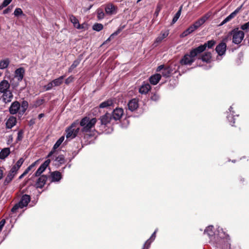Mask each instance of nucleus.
Here are the masks:
<instances>
[{
  "instance_id": "obj_1",
  "label": "nucleus",
  "mask_w": 249,
  "mask_h": 249,
  "mask_svg": "<svg viewBox=\"0 0 249 249\" xmlns=\"http://www.w3.org/2000/svg\"><path fill=\"white\" fill-rule=\"evenodd\" d=\"M209 16L208 14L202 17L201 18L196 20L193 25L190 26L185 31H184L182 35V37H184L190 34L193 33L194 31L198 28L200 26L204 24L205 21L208 19Z\"/></svg>"
},
{
  "instance_id": "obj_2",
  "label": "nucleus",
  "mask_w": 249,
  "mask_h": 249,
  "mask_svg": "<svg viewBox=\"0 0 249 249\" xmlns=\"http://www.w3.org/2000/svg\"><path fill=\"white\" fill-rule=\"evenodd\" d=\"M97 122L96 118L90 119L89 117H85L80 122V125L82 127L81 129L83 132H89L94 127Z\"/></svg>"
},
{
  "instance_id": "obj_3",
  "label": "nucleus",
  "mask_w": 249,
  "mask_h": 249,
  "mask_svg": "<svg viewBox=\"0 0 249 249\" xmlns=\"http://www.w3.org/2000/svg\"><path fill=\"white\" fill-rule=\"evenodd\" d=\"M198 54L199 53L197 52L196 48H195L191 51L189 54H186L184 55L180 60V63L181 65H190L195 61L196 57Z\"/></svg>"
},
{
  "instance_id": "obj_4",
  "label": "nucleus",
  "mask_w": 249,
  "mask_h": 249,
  "mask_svg": "<svg viewBox=\"0 0 249 249\" xmlns=\"http://www.w3.org/2000/svg\"><path fill=\"white\" fill-rule=\"evenodd\" d=\"M78 124V121H76L67 128L66 130V137L67 139H72L77 135L80 130Z\"/></svg>"
},
{
  "instance_id": "obj_5",
  "label": "nucleus",
  "mask_w": 249,
  "mask_h": 249,
  "mask_svg": "<svg viewBox=\"0 0 249 249\" xmlns=\"http://www.w3.org/2000/svg\"><path fill=\"white\" fill-rule=\"evenodd\" d=\"M24 72L25 71L23 68H18L15 71L14 77L10 81L14 88L18 86L19 82L21 81L23 78Z\"/></svg>"
},
{
  "instance_id": "obj_6",
  "label": "nucleus",
  "mask_w": 249,
  "mask_h": 249,
  "mask_svg": "<svg viewBox=\"0 0 249 249\" xmlns=\"http://www.w3.org/2000/svg\"><path fill=\"white\" fill-rule=\"evenodd\" d=\"M231 35H232V42L236 44L241 43L245 36L243 31L239 30L238 28L234 29L231 31Z\"/></svg>"
},
{
  "instance_id": "obj_7",
  "label": "nucleus",
  "mask_w": 249,
  "mask_h": 249,
  "mask_svg": "<svg viewBox=\"0 0 249 249\" xmlns=\"http://www.w3.org/2000/svg\"><path fill=\"white\" fill-rule=\"evenodd\" d=\"M157 71H161L163 77H169L172 73L176 72V70L175 69L174 70L172 66L160 65L157 68Z\"/></svg>"
},
{
  "instance_id": "obj_8",
  "label": "nucleus",
  "mask_w": 249,
  "mask_h": 249,
  "mask_svg": "<svg viewBox=\"0 0 249 249\" xmlns=\"http://www.w3.org/2000/svg\"><path fill=\"white\" fill-rule=\"evenodd\" d=\"M215 41L214 40H211L208 41L207 42L204 43L203 45H200L196 48L197 52L199 53L204 51L207 48L209 49L212 48L215 45Z\"/></svg>"
},
{
  "instance_id": "obj_9",
  "label": "nucleus",
  "mask_w": 249,
  "mask_h": 249,
  "mask_svg": "<svg viewBox=\"0 0 249 249\" xmlns=\"http://www.w3.org/2000/svg\"><path fill=\"white\" fill-rule=\"evenodd\" d=\"M124 114V110L122 108L117 107L113 110L111 115L113 120H119Z\"/></svg>"
},
{
  "instance_id": "obj_10",
  "label": "nucleus",
  "mask_w": 249,
  "mask_h": 249,
  "mask_svg": "<svg viewBox=\"0 0 249 249\" xmlns=\"http://www.w3.org/2000/svg\"><path fill=\"white\" fill-rule=\"evenodd\" d=\"M226 44L223 42H222L216 47L215 51L218 53V55L221 56L225 54L226 51Z\"/></svg>"
},
{
  "instance_id": "obj_11",
  "label": "nucleus",
  "mask_w": 249,
  "mask_h": 249,
  "mask_svg": "<svg viewBox=\"0 0 249 249\" xmlns=\"http://www.w3.org/2000/svg\"><path fill=\"white\" fill-rule=\"evenodd\" d=\"M20 104L18 101L13 102L9 107V112L11 114H15L19 112Z\"/></svg>"
},
{
  "instance_id": "obj_12",
  "label": "nucleus",
  "mask_w": 249,
  "mask_h": 249,
  "mask_svg": "<svg viewBox=\"0 0 249 249\" xmlns=\"http://www.w3.org/2000/svg\"><path fill=\"white\" fill-rule=\"evenodd\" d=\"M2 95L1 96L3 102L5 103H8L10 102L13 98V95L11 90H8L4 92H2Z\"/></svg>"
},
{
  "instance_id": "obj_13",
  "label": "nucleus",
  "mask_w": 249,
  "mask_h": 249,
  "mask_svg": "<svg viewBox=\"0 0 249 249\" xmlns=\"http://www.w3.org/2000/svg\"><path fill=\"white\" fill-rule=\"evenodd\" d=\"M117 8L111 3H107L105 6V11L107 15H113L117 13Z\"/></svg>"
},
{
  "instance_id": "obj_14",
  "label": "nucleus",
  "mask_w": 249,
  "mask_h": 249,
  "mask_svg": "<svg viewBox=\"0 0 249 249\" xmlns=\"http://www.w3.org/2000/svg\"><path fill=\"white\" fill-rule=\"evenodd\" d=\"M50 160H47L42 163L35 173V176H39L46 169L50 163Z\"/></svg>"
},
{
  "instance_id": "obj_15",
  "label": "nucleus",
  "mask_w": 249,
  "mask_h": 249,
  "mask_svg": "<svg viewBox=\"0 0 249 249\" xmlns=\"http://www.w3.org/2000/svg\"><path fill=\"white\" fill-rule=\"evenodd\" d=\"M242 6L237 8L234 11L232 12L230 15H229L227 17H226L220 24V26H222L225 24L226 23L230 21L231 19H232L240 11L241 9Z\"/></svg>"
},
{
  "instance_id": "obj_16",
  "label": "nucleus",
  "mask_w": 249,
  "mask_h": 249,
  "mask_svg": "<svg viewBox=\"0 0 249 249\" xmlns=\"http://www.w3.org/2000/svg\"><path fill=\"white\" fill-rule=\"evenodd\" d=\"M100 120L101 124L106 125L110 123L111 121L113 119L110 114L106 113L104 115L101 116Z\"/></svg>"
},
{
  "instance_id": "obj_17",
  "label": "nucleus",
  "mask_w": 249,
  "mask_h": 249,
  "mask_svg": "<svg viewBox=\"0 0 249 249\" xmlns=\"http://www.w3.org/2000/svg\"><path fill=\"white\" fill-rule=\"evenodd\" d=\"M65 139L64 136H61L55 142V143L54 144L53 148L51 151L49 153V154L48 155V157H50L52 156L55 152L56 149L58 148L59 146L62 144V142L64 141Z\"/></svg>"
},
{
  "instance_id": "obj_18",
  "label": "nucleus",
  "mask_w": 249,
  "mask_h": 249,
  "mask_svg": "<svg viewBox=\"0 0 249 249\" xmlns=\"http://www.w3.org/2000/svg\"><path fill=\"white\" fill-rule=\"evenodd\" d=\"M128 109L131 111H133L137 109L139 107L138 101L136 99H132L127 104Z\"/></svg>"
},
{
  "instance_id": "obj_19",
  "label": "nucleus",
  "mask_w": 249,
  "mask_h": 249,
  "mask_svg": "<svg viewBox=\"0 0 249 249\" xmlns=\"http://www.w3.org/2000/svg\"><path fill=\"white\" fill-rule=\"evenodd\" d=\"M10 85L8 81L3 80L0 82V93L4 92L9 90Z\"/></svg>"
},
{
  "instance_id": "obj_20",
  "label": "nucleus",
  "mask_w": 249,
  "mask_h": 249,
  "mask_svg": "<svg viewBox=\"0 0 249 249\" xmlns=\"http://www.w3.org/2000/svg\"><path fill=\"white\" fill-rule=\"evenodd\" d=\"M47 179L46 176L42 175L37 180L36 186V188H42L46 183Z\"/></svg>"
},
{
  "instance_id": "obj_21",
  "label": "nucleus",
  "mask_w": 249,
  "mask_h": 249,
  "mask_svg": "<svg viewBox=\"0 0 249 249\" xmlns=\"http://www.w3.org/2000/svg\"><path fill=\"white\" fill-rule=\"evenodd\" d=\"M30 196L27 195H24L22 196L21 200L18 202L20 205L21 206V208H23L26 207L29 202L30 201Z\"/></svg>"
},
{
  "instance_id": "obj_22",
  "label": "nucleus",
  "mask_w": 249,
  "mask_h": 249,
  "mask_svg": "<svg viewBox=\"0 0 249 249\" xmlns=\"http://www.w3.org/2000/svg\"><path fill=\"white\" fill-rule=\"evenodd\" d=\"M151 89V86L147 83L144 82L139 88V92L141 94H145Z\"/></svg>"
},
{
  "instance_id": "obj_23",
  "label": "nucleus",
  "mask_w": 249,
  "mask_h": 249,
  "mask_svg": "<svg viewBox=\"0 0 249 249\" xmlns=\"http://www.w3.org/2000/svg\"><path fill=\"white\" fill-rule=\"evenodd\" d=\"M114 102L113 100L111 99H108L101 103L99 105V107L101 108H108L109 107L113 106L114 105Z\"/></svg>"
},
{
  "instance_id": "obj_24",
  "label": "nucleus",
  "mask_w": 249,
  "mask_h": 249,
  "mask_svg": "<svg viewBox=\"0 0 249 249\" xmlns=\"http://www.w3.org/2000/svg\"><path fill=\"white\" fill-rule=\"evenodd\" d=\"M51 177L52 182H58L62 178L61 174L59 171H54L51 173Z\"/></svg>"
},
{
  "instance_id": "obj_25",
  "label": "nucleus",
  "mask_w": 249,
  "mask_h": 249,
  "mask_svg": "<svg viewBox=\"0 0 249 249\" xmlns=\"http://www.w3.org/2000/svg\"><path fill=\"white\" fill-rule=\"evenodd\" d=\"M17 123L16 118L13 116L10 117L6 123V126L7 128H11L16 125Z\"/></svg>"
},
{
  "instance_id": "obj_26",
  "label": "nucleus",
  "mask_w": 249,
  "mask_h": 249,
  "mask_svg": "<svg viewBox=\"0 0 249 249\" xmlns=\"http://www.w3.org/2000/svg\"><path fill=\"white\" fill-rule=\"evenodd\" d=\"M161 78L160 74H155L149 78V81L151 84L156 85Z\"/></svg>"
},
{
  "instance_id": "obj_27",
  "label": "nucleus",
  "mask_w": 249,
  "mask_h": 249,
  "mask_svg": "<svg viewBox=\"0 0 249 249\" xmlns=\"http://www.w3.org/2000/svg\"><path fill=\"white\" fill-rule=\"evenodd\" d=\"M70 20L73 23V26L77 29H81L80 25L78 19L73 15H70Z\"/></svg>"
},
{
  "instance_id": "obj_28",
  "label": "nucleus",
  "mask_w": 249,
  "mask_h": 249,
  "mask_svg": "<svg viewBox=\"0 0 249 249\" xmlns=\"http://www.w3.org/2000/svg\"><path fill=\"white\" fill-rule=\"evenodd\" d=\"M10 151L9 148H5L1 150L0 152V159H4L10 154Z\"/></svg>"
},
{
  "instance_id": "obj_29",
  "label": "nucleus",
  "mask_w": 249,
  "mask_h": 249,
  "mask_svg": "<svg viewBox=\"0 0 249 249\" xmlns=\"http://www.w3.org/2000/svg\"><path fill=\"white\" fill-rule=\"evenodd\" d=\"M168 35V31L167 30L164 32L162 31L159 36L156 38V41L158 43L161 42L163 39L166 38Z\"/></svg>"
},
{
  "instance_id": "obj_30",
  "label": "nucleus",
  "mask_w": 249,
  "mask_h": 249,
  "mask_svg": "<svg viewBox=\"0 0 249 249\" xmlns=\"http://www.w3.org/2000/svg\"><path fill=\"white\" fill-rule=\"evenodd\" d=\"M28 107V103L26 101H23L20 105V108L19 110V114L20 115L23 114L26 111Z\"/></svg>"
},
{
  "instance_id": "obj_31",
  "label": "nucleus",
  "mask_w": 249,
  "mask_h": 249,
  "mask_svg": "<svg viewBox=\"0 0 249 249\" xmlns=\"http://www.w3.org/2000/svg\"><path fill=\"white\" fill-rule=\"evenodd\" d=\"M81 59L80 58H78L75 60L72 65L68 69V72L71 73L72 72L73 70H74L75 68H76L80 64Z\"/></svg>"
},
{
  "instance_id": "obj_32",
  "label": "nucleus",
  "mask_w": 249,
  "mask_h": 249,
  "mask_svg": "<svg viewBox=\"0 0 249 249\" xmlns=\"http://www.w3.org/2000/svg\"><path fill=\"white\" fill-rule=\"evenodd\" d=\"M15 176V175L11 173L10 172H9V173L8 174L7 176H6L4 179V181L3 182V185L4 186L7 185L12 180Z\"/></svg>"
},
{
  "instance_id": "obj_33",
  "label": "nucleus",
  "mask_w": 249,
  "mask_h": 249,
  "mask_svg": "<svg viewBox=\"0 0 249 249\" xmlns=\"http://www.w3.org/2000/svg\"><path fill=\"white\" fill-rule=\"evenodd\" d=\"M65 75H62L60 76L59 78L54 79L52 81L54 87L60 86L63 82L64 78L65 77Z\"/></svg>"
},
{
  "instance_id": "obj_34",
  "label": "nucleus",
  "mask_w": 249,
  "mask_h": 249,
  "mask_svg": "<svg viewBox=\"0 0 249 249\" xmlns=\"http://www.w3.org/2000/svg\"><path fill=\"white\" fill-rule=\"evenodd\" d=\"M157 232V230H155V231L154 232V233L152 234L150 238L148 239L145 244H144V247L146 246V248H148L150 245L151 242L154 240L155 237H156V233Z\"/></svg>"
},
{
  "instance_id": "obj_35",
  "label": "nucleus",
  "mask_w": 249,
  "mask_h": 249,
  "mask_svg": "<svg viewBox=\"0 0 249 249\" xmlns=\"http://www.w3.org/2000/svg\"><path fill=\"white\" fill-rule=\"evenodd\" d=\"M211 57H212L211 53L210 52H206L202 56L201 59L203 61L209 62L210 61Z\"/></svg>"
},
{
  "instance_id": "obj_36",
  "label": "nucleus",
  "mask_w": 249,
  "mask_h": 249,
  "mask_svg": "<svg viewBox=\"0 0 249 249\" xmlns=\"http://www.w3.org/2000/svg\"><path fill=\"white\" fill-rule=\"evenodd\" d=\"M204 233H207L209 237L213 236L214 234V232L213 231V226H209L207 227L204 231Z\"/></svg>"
},
{
  "instance_id": "obj_37",
  "label": "nucleus",
  "mask_w": 249,
  "mask_h": 249,
  "mask_svg": "<svg viewBox=\"0 0 249 249\" xmlns=\"http://www.w3.org/2000/svg\"><path fill=\"white\" fill-rule=\"evenodd\" d=\"M9 64V60L8 59L2 60L0 61V69L6 68Z\"/></svg>"
},
{
  "instance_id": "obj_38",
  "label": "nucleus",
  "mask_w": 249,
  "mask_h": 249,
  "mask_svg": "<svg viewBox=\"0 0 249 249\" xmlns=\"http://www.w3.org/2000/svg\"><path fill=\"white\" fill-rule=\"evenodd\" d=\"M181 8H182V7H181L180 8V9H179V10L176 13V14L174 16V17L172 19V23H171L172 24H174V23H175L177 22V21L178 20V19L179 18L181 15Z\"/></svg>"
},
{
  "instance_id": "obj_39",
  "label": "nucleus",
  "mask_w": 249,
  "mask_h": 249,
  "mask_svg": "<svg viewBox=\"0 0 249 249\" xmlns=\"http://www.w3.org/2000/svg\"><path fill=\"white\" fill-rule=\"evenodd\" d=\"M232 109V107H231L229 108V111L231 112H232L231 116L228 115L227 116V119H228L229 121L231 123V124L233 126V124H234L235 122L234 121L233 117L232 116L234 115V112L233 111H231V109Z\"/></svg>"
},
{
  "instance_id": "obj_40",
  "label": "nucleus",
  "mask_w": 249,
  "mask_h": 249,
  "mask_svg": "<svg viewBox=\"0 0 249 249\" xmlns=\"http://www.w3.org/2000/svg\"><path fill=\"white\" fill-rule=\"evenodd\" d=\"M103 28V25L101 23H96L93 25L92 29L93 30L99 32Z\"/></svg>"
},
{
  "instance_id": "obj_41",
  "label": "nucleus",
  "mask_w": 249,
  "mask_h": 249,
  "mask_svg": "<svg viewBox=\"0 0 249 249\" xmlns=\"http://www.w3.org/2000/svg\"><path fill=\"white\" fill-rule=\"evenodd\" d=\"M97 18L99 19H102L104 18L105 14L103 10L99 9L97 10Z\"/></svg>"
},
{
  "instance_id": "obj_42",
  "label": "nucleus",
  "mask_w": 249,
  "mask_h": 249,
  "mask_svg": "<svg viewBox=\"0 0 249 249\" xmlns=\"http://www.w3.org/2000/svg\"><path fill=\"white\" fill-rule=\"evenodd\" d=\"M14 14L15 17L24 15L21 9L20 8H17L14 11Z\"/></svg>"
},
{
  "instance_id": "obj_43",
  "label": "nucleus",
  "mask_w": 249,
  "mask_h": 249,
  "mask_svg": "<svg viewBox=\"0 0 249 249\" xmlns=\"http://www.w3.org/2000/svg\"><path fill=\"white\" fill-rule=\"evenodd\" d=\"M12 1V0H4L1 4L0 5V10L6 7L11 3Z\"/></svg>"
},
{
  "instance_id": "obj_44",
  "label": "nucleus",
  "mask_w": 249,
  "mask_h": 249,
  "mask_svg": "<svg viewBox=\"0 0 249 249\" xmlns=\"http://www.w3.org/2000/svg\"><path fill=\"white\" fill-rule=\"evenodd\" d=\"M55 160L59 162L60 164H62L65 162V158L63 155H59L55 158Z\"/></svg>"
},
{
  "instance_id": "obj_45",
  "label": "nucleus",
  "mask_w": 249,
  "mask_h": 249,
  "mask_svg": "<svg viewBox=\"0 0 249 249\" xmlns=\"http://www.w3.org/2000/svg\"><path fill=\"white\" fill-rule=\"evenodd\" d=\"M24 159L23 158H20L19 159L18 161L17 162L16 164H15L14 165L15 166H16L17 167H18V169H19V168L20 167V166L22 165V164H23V162H24Z\"/></svg>"
},
{
  "instance_id": "obj_46",
  "label": "nucleus",
  "mask_w": 249,
  "mask_h": 249,
  "mask_svg": "<svg viewBox=\"0 0 249 249\" xmlns=\"http://www.w3.org/2000/svg\"><path fill=\"white\" fill-rule=\"evenodd\" d=\"M53 87H54L53 82L49 83L47 85L45 86L44 88L46 90H51Z\"/></svg>"
},
{
  "instance_id": "obj_47",
  "label": "nucleus",
  "mask_w": 249,
  "mask_h": 249,
  "mask_svg": "<svg viewBox=\"0 0 249 249\" xmlns=\"http://www.w3.org/2000/svg\"><path fill=\"white\" fill-rule=\"evenodd\" d=\"M19 208H22L19 203L15 204L14 207L12 208L11 211L13 213H15Z\"/></svg>"
},
{
  "instance_id": "obj_48",
  "label": "nucleus",
  "mask_w": 249,
  "mask_h": 249,
  "mask_svg": "<svg viewBox=\"0 0 249 249\" xmlns=\"http://www.w3.org/2000/svg\"><path fill=\"white\" fill-rule=\"evenodd\" d=\"M18 168L15 166V165H13L9 172H10L12 174H13L14 175H16L18 171Z\"/></svg>"
},
{
  "instance_id": "obj_49",
  "label": "nucleus",
  "mask_w": 249,
  "mask_h": 249,
  "mask_svg": "<svg viewBox=\"0 0 249 249\" xmlns=\"http://www.w3.org/2000/svg\"><path fill=\"white\" fill-rule=\"evenodd\" d=\"M241 29L244 31H247L249 29V21L245 23L241 26Z\"/></svg>"
},
{
  "instance_id": "obj_50",
  "label": "nucleus",
  "mask_w": 249,
  "mask_h": 249,
  "mask_svg": "<svg viewBox=\"0 0 249 249\" xmlns=\"http://www.w3.org/2000/svg\"><path fill=\"white\" fill-rule=\"evenodd\" d=\"M74 77L72 76H70L65 80V83L67 85L73 82Z\"/></svg>"
},
{
  "instance_id": "obj_51",
  "label": "nucleus",
  "mask_w": 249,
  "mask_h": 249,
  "mask_svg": "<svg viewBox=\"0 0 249 249\" xmlns=\"http://www.w3.org/2000/svg\"><path fill=\"white\" fill-rule=\"evenodd\" d=\"M124 28V26L119 28L116 31L111 34V36L114 37V36L118 35L122 31Z\"/></svg>"
},
{
  "instance_id": "obj_52",
  "label": "nucleus",
  "mask_w": 249,
  "mask_h": 249,
  "mask_svg": "<svg viewBox=\"0 0 249 249\" xmlns=\"http://www.w3.org/2000/svg\"><path fill=\"white\" fill-rule=\"evenodd\" d=\"M124 28V26L119 28L116 31L111 34V36L114 37V36L118 35L122 31Z\"/></svg>"
},
{
  "instance_id": "obj_53",
  "label": "nucleus",
  "mask_w": 249,
  "mask_h": 249,
  "mask_svg": "<svg viewBox=\"0 0 249 249\" xmlns=\"http://www.w3.org/2000/svg\"><path fill=\"white\" fill-rule=\"evenodd\" d=\"M124 28V26L119 28L116 31L111 34V36L114 37V36L118 35L122 31Z\"/></svg>"
},
{
  "instance_id": "obj_54",
  "label": "nucleus",
  "mask_w": 249,
  "mask_h": 249,
  "mask_svg": "<svg viewBox=\"0 0 249 249\" xmlns=\"http://www.w3.org/2000/svg\"><path fill=\"white\" fill-rule=\"evenodd\" d=\"M124 28V26L119 28L116 31L111 34V36L114 37V36L118 35L122 31Z\"/></svg>"
},
{
  "instance_id": "obj_55",
  "label": "nucleus",
  "mask_w": 249,
  "mask_h": 249,
  "mask_svg": "<svg viewBox=\"0 0 249 249\" xmlns=\"http://www.w3.org/2000/svg\"><path fill=\"white\" fill-rule=\"evenodd\" d=\"M23 132L22 130H20L18 132L17 141H21L23 138Z\"/></svg>"
},
{
  "instance_id": "obj_56",
  "label": "nucleus",
  "mask_w": 249,
  "mask_h": 249,
  "mask_svg": "<svg viewBox=\"0 0 249 249\" xmlns=\"http://www.w3.org/2000/svg\"><path fill=\"white\" fill-rule=\"evenodd\" d=\"M12 8H13L12 6H8L6 9H5L3 11V14H6L12 11Z\"/></svg>"
},
{
  "instance_id": "obj_57",
  "label": "nucleus",
  "mask_w": 249,
  "mask_h": 249,
  "mask_svg": "<svg viewBox=\"0 0 249 249\" xmlns=\"http://www.w3.org/2000/svg\"><path fill=\"white\" fill-rule=\"evenodd\" d=\"M5 224V219H2L0 221V232L1 231L3 226H4Z\"/></svg>"
},
{
  "instance_id": "obj_58",
  "label": "nucleus",
  "mask_w": 249,
  "mask_h": 249,
  "mask_svg": "<svg viewBox=\"0 0 249 249\" xmlns=\"http://www.w3.org/2000/svg\"><path fill=\"white\" fill-rule=\"evenodd\" d=\"M159 98V96L156 94L153 95L151 97V99L154 101H157V100H158Z\"/></svg>"
},
{
  "instance_id": "obj_59",
  "label": "nucleus",
  "mask_w": 249,
  "mask_h": 249,
  "mask_svg": "<svg viewBox=\"0 0 249 249\" xmlns=\"http://www.w3.org/2000/svg\"><path fill=\"white\" fill-rule=\"evenodd\" d=\"M31 170V169L29 167H28L26 170L24 171V174H28L29 173V172Z\"/></svg>"
},
{
  "instance_id": "obj_60",
  "label": "nucleus",
  "mask_w": 249,
  "mask_h": 249,
  "mask_svg": "<svg viewBox=\"0 0 249 249\" xmlns=\"http://www.w3.org/2000/svg\"><path fill=\"white\" fill-rule=\"evenodd\" d=\"M113 37V36H111V35H110V36L107 38V39L104 43V44L106 43V42L110 41L111 38H112Z\"/></svg>"
},
{
  "instance_id": "obj_61",
  "label": "nucleus",
  "mask_w": 249,
  "mask_h": 249,
  "mask_svg": "<svg viewBox=\"0 0 249 249\" xmlns=\"http://www.w3.org/2000/svg\"><path fill=\"white\" fill-rule=\"evenodd\" d=\"M3 177V171L1 169H0V180Z\"/></svg>"
},
{
  "instance_id": "obj_62",
  "label": "nucleus",
  "mask_w": 249,
  "mask_h": 249,
  "mask_svg": "<svg viewBox=\"0 0 249 249\" xmlns=\"http://www.w3.org/2000/svg\"><path fill=\"white\" fill-rule=\"evenodd\" d=\"M26 174H24L23 172L18 178L19 179H21L23 177H24Z\"/></svg>"
},
{
  "instance_id": "obj_63",
  "label": "nucleus",
  "mask_w": 249,
  "mask_h": 249,
  "mask_svg": "<svg viewBox=\"0 0 249 249\" xmlns=\"http://www.w3.org/2000/svg\"><path fill=\"white\" fill-rule=\"evenodd\" d=\"M44 114L43 113H40L38 115V118L39 119H40L43 117H44Z\"/></svg>"
},
{
  "instance_id": "obj_64",
  "label": "nucleus",
  "mask_w": 249,
  "mask_h": 249,
  "mask_svg": "<svg viewBox=\"0 0 249 249\" xmlns=\"http://www.w3.org/2000/svg\"><path fill=\"white\" fill-rule=\"evenodd\" d=\"M36 162L33 163L29 166V167L32 169L35 165Z\"/></svg>"
}]
</instances>
